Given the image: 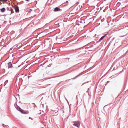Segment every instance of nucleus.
I'll use <instances>...</instances> for the list:
<instances>
[{
    "label": "nucleus",
    "mask_w": 128,
    "mask_h": 128,
    "mask_svg": "<svg viewBox=\"0 0 128 128\" xmlns=\"http://www.w3.org/2000/svg\"><path fill=\"white\" fill-rule=\"evenodd\" d=\"M105 36H104L102 37L100 39V41L101 40H102L105 37Z\"/></svg>",
    "instance_id": "nucleus-5"
},
{
    "label": "nucleus",
    "mask_w": 128,
    "mask_h": 128,
    "mask_svg": "<svg viewBox=\"0 0 128 128\" xmlns=\"http://www.w3.org/2000/svg\"><path fill=\"white\" fill-rule=\"evenodd\" d=\"M26 0V1H28V0Z\"/></svg>",
    "instance_id": "nucleus-9"
},
{
    "label": "nucleus",
    "mask_w": 128,
    "mask_h": 128,
    "mask_svg": "<svg viewBox=\"0 0 128 128\" xmlns=\"http://www.w3.org/2000/svg\"><path fill=\"white\" fill-rule=\"evenodd\" d=\"M5 10V9L4 8H2L1 10V12H4Z\"/></svg>",
    "instance_id": "nucleus-4"
},
{
    "label": "nucleus",
    "mask_w": 128,
    "mask_h": 128,
    "mask_svg": "<svg viewBox=\"0 0 128 128\" xmlns=\"http://www.w3.org/2000/svg\"><path fill=\"white\" fill-rule=\"evenodd\" d=\"M15 9L16 12H18L19 10L18 8L17 7H16L15 8Z\"/></svg>",
    "instance_id": "nucleus-2"
},
{
    "label": "nucleus",
    "mask_w": 128,
    "mask_h": 128,
    "mask_svg": "<svg viewBox=\"0 0 128 128\" xmlns=\"http://www.w3.org/2000/svg\"><path fill=\"white\" fill-rule=\"evenodd\" d=\"M80 123L78 122H74V125L76 127L78 128L80 126Z\"/></svg>",
    "instance_id": "nucleus-1"
},
{
    "label": "nucleus",
    "mask_w": 128,
    "mask_h": 128,
    "mask_svg": "<svg viewBox=\"0 0 128 128\" xmlns=\"http://www.w3.org/2000/svg\"><path fill=\"white\" fill-rule=\"evenodd\" d=\"M55 38L56 39V37Z\"/></svg>",
    "instance_id": "nucleus-10"
},
{
    "label": "nucleus",
    "mask_w": 128,
    "mask_h": 128,
    "mask_svg": "<svg viewBox=\"0 0 128 128\" xmlns=\"http://www.w3.org/2000/svg\"><path fill=\"white\" fill-rule=\"evenodd\" d=\"M7 0H0V2H5L7 1Z\"/></svg>",
    "instance_id": "nucleus-7"
},
{
    "label": "nucleus",
    "mask_w": 128,
    "mask_h": 128,
    "mask_svg": "<svg viewBox=\"0 0 128 128\" xmlns=\"http://www.w3.org/2000/svg\"><path fill=\"white\" fill-rule=\"evenodd\" d=\"M8 66L10 68H11L12 67V64L11 62H9L8 63Z\"/></svg>",
    "instance_id": "nucleus-3"
},
{
    "label": "nucleus",
    "mask_w": 128,
    "mask_h": 128,
    "mask_svg": "<svg viewBox=\"0 0 128 128\" xmlns=\"http://www.w3.org/2000/svg\"><path fill=\"white\" fill-rule=\"evenodd\" d=\"M12 11L11 12V14H12Z\"/></svg>",
    "instance_id": "nucleus-11"
},
{
    "label": "nucleus",
    "mask_w": 128,
    "mask_h": 128,
    "mask_svg": "<svg viewBox=\"0 0 128 128\" xmlns=\"http://www.w3.org/2000/svg\"><path fill=\"white\" fill-rule=\"evenodd\" d=\"M29 119H31L32 120V118H29Z\"/></svg>",
    "instance_id": "nucleus-8"
},
{
    "label": "nucleus",
    "mask_w": 128,
    "mask_h": 128,
    "mask_svg": "<svg viewBox=\"0 0 128 128\" xmlns=\"http://www.w3.org/2000/svg\"><path fill=\"white\" fill-rule=\"evenodd\" d=\"M59 8H56L54 9V10L55 11H58L59 10Z\"/></svg>",
    "instance_id": "nucleus-6"
}]
</instances>
